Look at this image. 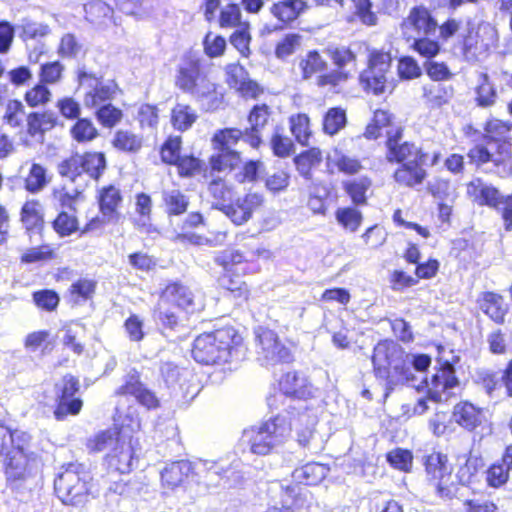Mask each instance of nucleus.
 Instances as JSON below:
<instances>
[{
  "label": "nucleus",
  "mask_w": 512,
  "mask_h": 512,
  "mask_svg": "<svg viewBox=\"0 0 512 512\" xmlns=\"http://www.w3.org/2000/svg\"><path fill=\"white\" fill-rule=\"evenodd\" d=\"M452 417L454 421L468 431H473L482 422V411L470 402L456 404Z\"/></svg>",
  "instance_id": "nucleus-25"
},
{
  "label": "nucleus",
  "mask_w": 512,
  "mask_h": 512,
  "mask_svg": "<svg viewBox=\"0 0 512 512\" xmlns=\"http://www.w3.org/2000/svg\"><path fill=\"white\" fill-rule=\"evenodd\" d=\"M225 472V467L219 462L204 459L195 461V480L197 482L216 483Z\"/></svg>",
  "instance_id": "nucleus-35"
},
{
  "label": "nucleus",
  "mask_w": 512,
  "mask_h": 512,
  "mask_svg": "<svg viewBox=\"0 0 512 512\" xmlns=\"http://www.w3.org/2000/svg\"><path fill=\"white\" fill-rule=\"evenodd\" d=\"M21 222L27 233L39 234L44 226L43 207L38 200H29L21 208Z\"/></svg>",
  "instance_id": "nucleus-23"
},
{
  "label": "nucleus",
  "mask_w": 512,
  "mask_h": 512,
  "mask_svg": "<svg viewBox=\"0 0 512 512\" xmlns=\"http://www.w3.org/2000/svg\"><path fill=\"white\" fill-rule=\"evenodd\" d=\"M267 494L281 507L272 506L267 512H293V508H301L308 500L309 491L299 484H289L275 480L269 483Z\"/></svg>",
  "instance_id": "nucleus-11"
},
{
  "label": "nucleus",
  "mask_w": 512,
  "mask_h": 512,
  "mask_svg": "<svg viewBox=\"0 0 512 512\" xmlns=\"http://www.w3.org/2000/svg\"><path fill=\"white\" fill-rule=\"evenodd\" d=\"M493 152L494 165L500 166L511 157V144L508 139L485 142Z\"/></svg>",
  "instance_id": "nucleus-62"
},
{
  "label": "nucleus",
  "mask_w": 512,
  "mask_h": 512,
  "mask_svg": "<svg viewBox=\"0 0 512 512\" xmlns=\"http://www.w3.org/2000/svg\"><path fill=\"white\" fill-rule=\"evenodd\" d=\"M91 480L83 464L69 463L54 479L56 496L64 505L82 507L89 501Z\"/></svg>",
  "instance_id": "nucleus-4"
},
{
  "label": "nucleus",
  "mask_w": 512,
  "mask_h": 512,
  "mask_svg": "<svg viewBox=\"0 0 512 512\" xmlns=\"http://www.w3.org/2000/svg\"><path fill=\"white\" fill-rule=\"evenodd\" d=\"M242 136L243 131L237 128H226L214 135L213 143L216 153L210 157L212 171H230L240 163V153L233 146Z\"/></svg>",
  "instance_id": "nucleus-6"
},
{
  "label": "nucleus",
  "mask_w": 512,
  "mask_h": 512,
  "mask_svg": "<svg viewBox=\"0 0 512 512\" xmlns=\"http://www.w3.org/2000/svg\"><path fill=\"white\" fill-rule=\"evenodd\" d=\"M71 135L77 142L91 141L97 137L98 131L94 127L91 120L87 118H78L76 123L71 127Z\"/></svg>",
  "instance_id": "nucleus-50"
},
{
  "label": "nucleus",
  "mask_w": 512,
  "mask_h": 512,
  "mask_svg": "<svg viewBox=\"0 0 512 512\" xmlns=\"http://www.w3.org/2000/svg\"><path fill=\"white\" fill-rule=\"evenodd\" d=\"M372 180L367 176L357 177L343 182L345 192L350 196L355 205H365L366 192L371 188Z\"/></svg>",
  "instance_id": "nucleus-37"
},
{
  "label": "nucleus",
  "mask_w": 512,
  "mask_h": 512,
  "mask_svg": "<svg viewBox=\"0 0 512 512\" xmlns=\"http://www.w3.org/2000/svg\"><path fill=\"white\" fill-rule=\"evenodd\" d=\"M250 41L251 36L249 33V24H242L240 28L235 30L233 34L230 36L231 44L244 57H248L250 54Z\"/></svg>",
  "instance_id": "nucleus-58"
},
{
  "label": "nucleus",
  "mask_w": 512,
  "mask_h": 512,
  "mask_svg": "<svg viewBox=\"0 0 512 512\" xmlns=\"http://www.w3.org/2000/svg\"><path fill=\"white\" fill-rule=\"evenodd\" d=\"M159 299L172 307L180 308L188 313H194L202 308L201 303H195L191 290L179 283L167 285Z\"/></svg>",
  "instance_id": "nucleus-18"
},
{
  "label": "nucleus",
  "mask_w": 512,
  "mask_h": 512,
  "mask_svg": "<svg viewBox=\"0 0 512 512\" xmlns=\"http://www.w3.org/2000/svg\"><path fill=\"white\" fill-rule=\"evenodd\" d=\"M390 65L391 57L389 53L372 52L368 68L360 75V81L365 90L371 91L375 95L383 93L387 82L386 74Z\"/></svg>",
  "instance_id": "nucleus-14"
},
{
  "label": "nucleus",
  "mask_w": 512,
  "mask_h": 512,
  "mask_svg": "<svg viewBox=\"0 0 512 512\" xmlns=\"http://www.w3.org/2000/svg\"><path fill=\"white\" fill-rule=\"evenodd\" d=\"M328 67L326 60L316 50L309 51L299 61V68L303 80L311 79L315 74L325 71Z\"/></svg>",
  "instance_id": "nucleus-38"
},
{
  "label": "nucleus",
  "mask_w": 512,
  "mask_h": 512,
  "mask_svg": "<svg viewBox=\"0 0 512 512\" xmlns=\"http://www.w3.org/2000/svg\"><path fill=\"white\" fill-rule=\"evenodd\" d=\"M328 472L329 468L327 466L311 462L296 468L292 473V477L299 484L311 486L319 484L327 476Z\"/></svg>",
  "instance_id": "nucleus-30"
},
{
  "label": "nucleus",
  "mask_w": 512,
  "mask_h": 512,
  "mask_svg": "<svg viewBox=\"0 0 512 512\" xmlns=\"http://www.w3.org/2000/svg\"><path fill=\"white\" fill-rule=\"evenodd\" d=\"M8 453L5 466L7 481L14 484L35 478L40 472L41 463L34 452L28 451L29 445H21Z\"/></svg>",
  "instance_id": "nucleus-7"
},
{
  "label": "nucleus",
  "mask_w": 512,
  "mask_h": 512,
  "mask_svg": "<svg viewBox=\"0 0 512 512\" xmlns=\"http://www.w3.org/2000/svg\"><path fill=\"white\" fill-rule=\"evenodd\" d=\"M480 309L494 322L502 324L508 312V305L502 296L486 292L480 301Z\"/></svg>",
  "instance_id": "nucleus-29"
},
{
  "label": "nucleus",
  "mask_w": 512,
  "mask_h": 512,
  "mask_svg": "<svg viewBox=\"0 0 512 512\" xmlns=\"http://www.w3.org/2000/svg\"><path fill=\"white\" fill-rule=\"evenodd\" d=\"M279 390L294 400L306 399L312 396V385L305 375L296 371L287 372L281 377Z\"/></svg>",
  "instance_id": "nucleus-20"
},
{
  "label": "nucleus",
  "mask_w": 512,
  "mask_h": 512,
  "mask_svg": "<svg viewBox=\"0 0 512 512\" xmlns=\"http://www.w3.org/2000/svg\"><path fill=\"white\" fill-rule=\"evenodd\" d=\"M190 475L195 477V461H174L167 464L161 471V481L167 488L174 489L182 485Z\"/></svg>",
  "instance_id": "nucleus-21"
},
{
  "label": "nucleus",
  "mask_w": 512,
  "mask_h": 512,
  "mask_svg": "<svg viewBox=\"0 0 512 512\" xmlns=\"http://www.w3.org/2000/svg\"><path fill=\"white\" fill-rule=\"evenodd\" d=\"M290 130L296 141L308 146L311 137L310 119L306 114H297L290 117Z\"/></svg>",
  "instance_id": "nucleus-44"
},
{
  "label": "nucleus",
  "mask_w": 512,
  "mask_h": 512,
  "mask_svg": "<svg viewBox=\"0 0 512 512\" xmlns=\"http://www.w3.org/2000/svg\"><path fill=\"white\" fill-rule=\"evenodd\" d=\"M79 87L84 91L83 103L88 108H94L110 101L117 90L113 80H104L102 76L87 72L84 68L78 70Z\"/></svg>",
  "instance_id": "nucleus-10"
},
{
  "label": "nucleus",
  "mask_w": 512,
  "mask_h": 512,
  "mask_svg": "<svg viewBox=\"0 0 512 512\" xmlns=\"http://www.w3.org/2000/svg\"><path fill=\"white\" fill-rule=\"evenodd\" d=\"M227 83L243 95H255L258 84L249 78L248 72L240 64H229L226 67Z\"/></svg>",
  "instance_id": "nucleus-24"
},
{
  "label": "nucleus",
  "mask_w": 512,
  "mask_h": 512,
  "mask_svg": "<svg viewBox=\"0 0 512 512\" xmlns=\"http://www.w3.org/2000/svg\"><path fill=\"white\" fill-rule=\"evenodd\" d=\"M411 47L419 55L430 60L440 51V45L437 41L432 40L429 36L413 37Z\"/></svg>",
  "instance_id": "nucleus-55"
},
{
  "label": "nucleus",
  "mask_w": 512,
  "mask_h": 512,
  "mask_svg": "<svg viewBox=\"0 0 512 512\" xmlns=\"http://www.w3.org/2000/svg\"><path fill=\"white\" fill-rule=\"evenodd\" d=\"M347 123L346 111L341 107L328 109L323 118V131L328 135H335L345 127Z\"/></svg>",
  "instance_id": "nucleus-43"
},
{
  "label": "nucleus",
  "mask_w": 512,
  "mask_h": 512,
  "mask_svg": "<svg viewBox=\"0 0 512 512\" xmlns=\"http://www.w3.org/2000/svg\"><path fill=\"white\" fill-rule=\"evenodd\" d=\"M53 228L60 236H69L78 229L77 218L67 212H61L53 221Z\"/></svg>",
  "instance_id": "nucleus-59"
},
{
  "label": "nucleus",
  "mask_w": 512,
  "mask_h": 512,
  "mask_svg": "<svg viewBox=\"0 0 512 512\" xmlns=\"http://www.w3.org/2000/svg\"><path fill=\"white\" fill-rule=\"evenodd\" d=\"M469 162L475 164L477 167L483 166L489 162L494 164L493 152L488 145L477 144L467 153Z\"/></svg>",
  "instance_id": "nucleus-63"
},
{
  "label": "nucleus",
  "mask_w": 512,
  "mask_h": 512,
  "mask_svg": "<svg viewBox=\"0 0 512 512\" xmlns=\"http://www.w3.org/2000/svg\"><path fill=\"white\" fill-rule=\"evenodd\" d=\"M79 381L72 375H65L62 379L60 394L57 395V405L54 410L56 420L63 421L67 416H75L81 411L83 402L75 394L79 390Z\"/></svg>",
  "instance_id": "nucleus-15"
},
{
  "label": "nucleus",
  "mask_w": 512,
  "mask_h": 512,
  "mask_svg": "<svg viewBox=\"0 0 512 512\" xmlns=\"http://www.w3.org/2000/svg\"><path fill=\"white\" fill-rule=\"evenodd\" d=\"M33 301L37 307L53 311L57 308L60 298L54 290L43 289L33 293Z\"/></svg>",
  "instance_id": "nucleus-60"
},
{
  "label": "nucleus",
  "mask_w": 512,
  "mask_h": 512,
  "mask_svg": "<svg viewBox=\"0 0 512 512\" xmlns=\"http://www.w3.org/2000/svg\"><path fill=\"white\" fill-rule=\"evenodd\" d=\"M31 436L24 431L14 430L0 424V456L7 455L16 447L21 445H29Z\"/></svg>",
  "instance_id": "nucleus-33"
},
{
  "label": "nucleus",
  "mask_w": 512,
  "mask_h": 512,
  "mask_svg": "<svg viewBox=\"0 0 512 512\" xmlns=\"http://www.w3.org/2000/svg\"><path fill=\"white\" fill-rule=\"evenodd\" d=\"M496 41L497 31L491 24L482 22L476 28L468 27L467 33L462 35L463 56L468 62L481 61Z\"/></svg>",
  "instance_id": "nucleus-8"
},
{
  "label": "nucleus",
  "mask_w": 512,
  "mask_h": 512,
  "mask_svg": "<svg viewBox=\"0 0 512 512\" xmlns=\"http://www.w3.org/2000/svg\"><path fill=\"white\" fill-rule=\"evenodd\" d=\"M242 338L233 327H224L197 336L192 356L204 365H222L237 356Z\"/></svg>",
  "instance_id": "nucleus-3"
},
{
  "label": "nucleus",
  "mask_w": 512,
  "mask_h": 512,
  "mask_svg": "<svg viewBox=\"0 0 512 512\" xmlns=\"http://www.w3.org/2000/svg\"><path fill=\"white\" fill-rule=\"evenodd\" d=\"M301 44V36L299 34H287L280 42H278L275 55L279 59H285L291 56Z\"/></svg>",
  "instance_id": "nucleus-61"
},
{
  "label": "nucleus",
  "mask_w": 512,
  "mask_h": 512,
  "mask_svg": "<svg viewBox=\"0 0 512 512\" xmlns=\"http://www.w3.org/2000/svg\"><path fill=\"white\" fill-rule=\"evenodd\" d=\"M453 87L442 83H430L423 87V97L432 108L447 104L453 97Z\"/></svg>",
  "instance_id": "nucleus-32"
},
{
  "label": "nucleus",
  "mask_w": 512,
  "mask_h": 512,
  "mask_svg": "<svg viewBox=\"0 0 512 512\" xmlns=\"http://www.w3.org/2000/svg\"><path fill=\"white\" fill-rule=\"evenodd\" d=\"M448 354L446 356V350L443 347L438 348L437 363L440 368L432 376L431 387L428 390V398L435 402L441 401L440 391H445L458 385L454 365L459 361V357L453 351H449Z\"/></svg>",
  "instance_id": "nucleus-12"
},
{
  "label": "nucleus",
  "mask_w": 512,
  "mask_h": 512,
  "mask_svg": "<svg viewBox=\"0 0 512 512\" xmlns=\"http://www.w3.org/2000/svg\"><path fill=\"white\" fill-rule=\"evenodd\" d=\"M316 418L307 411L299 413L295 423L288 422L281 413L243 431L242 440L249 446L250 452L266 456L276 452L289 439L295 430L297 442L304 448H310L314 436Z\"/></svg>",
  "instance_id": "nucleus-1"
},
{
  "label": "nucleus",
  "mask_w": 512,
  "mask_h": 512,
  "mask_svg": "<svg viewBox=\"0 0 512 512\" xmlns=\"http://www.w3.org/2000/svg\"><path fill=\"white\" fill-rule=\"evenodd\" d=\"M256 353L262 365L289 363L293 360L291 349L279 340L276 332L258 327L255 330Z\"/></svg>",
  "instance_id": "nucleus-9"
},
{
  "label": "nucleus",
  "mask_w": 512,
  "mask_h": 512,
  "mask_svg": "<svg viewBox=\"0 0 512 512\" xmlns=\"http://www.w3.org/2000/svg\"><path fill=\"white\" fill-rule=\"evenodd\" d=\"M166 214L171 216H179L184 214L189 206L188 197L177 188L164 189L161 193Z\"/></svg>",
  "instance_id": "nucleus-31"
},
{
  "label": "nucleus",
  "mask_w": 512,
  "mask_h": 512,
  "mask_svg": "<svg viewBox=\"0 0 512 512\" xmlns=\"http://www.w3.org/2000/svg\"><path fill=\"white\" fill-rule=\"evenodd\" d=\"M403 26L406 29H413L416 36H432L438 28L437 21L432 17L430 11L424 6L413 7L408 17L404 20Z\"/></svg>",
  "instance_id": "nucleus-19"
},
{
  "label": "nucleus",
  "mask_w": 512,
  "mask_h": 512,
  "mask_svg": "<svg viewBox=\"0 0 512 512\" xmlns=\"http://www.w3.org/2000/svg\"><path fill=\"white\" fill-rule=\"evenodd\" d=\"M424 465L429 479L436 481L435 487L438 495L443 498L450 497L451 467L448 464L447 456L442 453H432L426 457Z\"/></svg>",
  "instance_id": "nucleus-16"
},
{
  "label": "nucleus",
  "mask_w": 512,
  "mask_h": 512,
  "mask_svg": "<svg viewBox=\"0 0 512 512\" xmlns=\"http://www.w3.org/2000/svg\"><path fill=\"white\" fill-rule=\"evenodd\" d=\"M307 8L304 0H282L274 3L270 12L279 21L288 24L295 21Z\"/></svg>",
  "instance_id": "nucleus-28"
},
{
  "label": "nucleus",
  "mask_w": 512,
  "mask_h": 512,
  "mask_svg": "<svg viewBox=\"0 0 512 512\" xmlns=\"http://www.w3.org/2000/svg\"><path fill=\"white\" fill-rule=\"evenodd\" d=\"M175 85L198 100L207 98L216 91V84L210 80L202 60L192 53L181 59L176 70Z\"/></svg>",
  "instance_id": "nucleus-5"
},
{
  "label": "nucleus",
  "mask_w": 512,
  "mask_h": 512,
  "mask_svg": "<svg viewBox=\"0 0 512 512\" xmlns=\"http://www.w3.org/2000/svg\"><path fill=\"white\" fill-rule=\"evenodd\" d=\"M27 115L25 107L19 100H9L6 104L3 121L11 128H22Z\"/></svg>",
  "instance_id": "nucleus-46"
},
{
  "label": "nucleus",
  "mask_w": 512,
  "mask_h": 512,
  "mask_svg": "<svg viewBox=\"0 0 512 512\" xmlns=\"http://www.w3.org/2000/svg\"><path fill=\"white\" fill-rule=\"evenodd\" d=\"M402 129L387 132L386 159L390 163L426 162L428 154L416 144L402 141Z\"/></svg>",
  "instance_id": "nucleus-13"
},
{
  "label": "nucleus",
  "mask_w": 512,
  "mask_h": 512,
  "mask_svg": "<svg viewBox=\"0 0 512 512\" xmlns=\"http://www.w3.org/2000/svg\"><path fill=\"white\" fill-rule=\"evenodd\" d=\"M98 201L103 216L112 219L122 203V195L117 187L109 185L100 190Z\"/></svg>",
  "instance_id": "nucleus-34"
},
{
  "label": "nucleus",
  "mask_w": 512,
  "mask_h": 512,
  "mask_svg": "<svg viewBox=\"0 0 512 512\" xmlns=\"http://www.w3.org/2000/svg\"><path fill=\"white\" fill-rule=\"evenodd\" d=\"M46 170L43 166L33 163L25 179V188L30 193L41 191L47 184Z\"/></svg>",
  "instance_id": "nucleus-49"
},
{
  "label": "nucleus",
  "mask_w": 512,
  "mask_h": 512,
  "mask_svg": "<svg viewBox=\"0 0 512 512\" xmlns=\"http://www.w3.org/2000/svg\"><path fill=\"white\" fill-rule=\"evenodd\" d=\"M336 219L345 229L355 232L362 222V214L354 207H344L337 209Z\"/></svg>",
  "instance_id": "nucleus-51"
},
{
  "label": "nucleus",
  "mask_w": 512,
  "mask_h": 512,
  "mask_svg": "<svg viewBox=\"0 0 512 512\" xmlns=\"http://www.w3.org/2000/svg\"><path fill=\"white\" fill-rule=\"evenodd\" d=\"M116 393L118 395H131L136 401L147 409H156L160 405V401L155 393L147 388L141 381L137 372L129 373L125 382L120 386Z\"/></svg>",
  "instance_id": "nucleus-17"
},
{
  "label": "nucleus",
  "mask_w": 512,
  "mask_h": 512,
  "mask_svg": "<svg viewBox=\"0 0 512 512\" xmlns=\"http://www.w3.org/2000/svg\"><path fill=\"white\" fill-rule=\"evenodd\" d=\"M325 53L337 67V70L349 68L348 71L350 72V68L355 67L356 55L349 47L331 44L325 48Z\"/></svg>",
  "instance_id": "nucleus-36"
},
{
  "label": "nucleus",
  "mask_w": 512,
  "mask_h": 512,
  "mask_svg": "<svg viewBox=\"0 0 512 512\" xmlns=\"http://www.w3.org/2000/svg\"><path fill=\"white\" fill-rule=\"evenodd\" d=\"M426 162H408L402 164L394 172V180L405 187H415L422 184L427 176L423 165Z\"/></svg>",
  "instance_id": "nucleus-26"
},
{
  "label": "nucleus",
  "mask_w": 512,
  "mask_h": 512,
  "mask_svg": "<svg viewBox=\"0 0 512 512\" xmlns=\"http://www.w3.org/2000/svg\"><path fill=\"white\" fill-rule=\"evenodd\" d=\"M269 115V107L265 104L256 105L251 110L248 116L250 128H247L242 136L251 147L257 148L261 144L260 130L267 124Z\"/></svg>",
  "instance_id": "nucleus-22"
},
{
  "label": "nucleus",
  "mask_w": 512,
  "mask_h": 512,
  "mask_svg": "<svg viewBox=\"0 0 512 512\" xmlns=\"http://www.w3.org/2000/svg\"><path fill=\"white\" fill-rule=\"evenodd\" d=\"M81 168L90 178L98 179L106 168L105 155L100 152H89L80 155Z\"/></svg>",
  "instance_id": "nucleus-41"
},
{
  "label": "nucleus",
  "mask_w": 512,
  "mask_h": 512,
  "mask_svg": "<svg viewBox=\"0 0 512 512\" xmlns=\"http://www.w3.org/2000/svg\"><path fill=\"white\" fill-rule=\"evenodd\" d=\"M332 161L339 172L344 174L354 175L362 169L361 162L357 158L350 157L337 150L334 152Z\"/></svg>",
  "instance_id": "nucleus-56"
},
{
  "label": "nucleus",
  "mask_w": 512,
  "mask_h": 512,
  "mask_svg": "<svg viewBox=\"0 0 512 512\" xmlns=\"http://www.w3.org/2000/svg\"><path fill=\"white\" fill-rule=\"evenodd\" d=\"M403 348L393 340H382L374 347L372 363L375 376L385 380V396L400 384L409 383L411 369Z\"/></svg>",
  "instance_id": "nucleus-2"
},
{
  "label": "nucleus",
  "mask_w": 512,
  "mask_h": 512,
  "mask_svg": "<svg viewBox=\"0 0 512 512\" xmlns=\"http://www.w3.org/2000/svg\"><path fill=\"white\" fill-rule=\"evenodd\" d=\"M195 111L185 104H177L171 112V123L176 130L186 131L196 121Z\"/></svg>",
  "instance_id": "nucleus-42"
},
{
  "label": "nucleus",
  "mask_w": 512,
  "mask_h": 512,
  "mask_svg": "<svg viewBox=\"0 0 512 512\" xmlns=\"http://www.w3.org/2000/svg\"><path fill=\"white\" fill-rule=\"evenodd\" d=\"M97 119L105 127H113L122 118V111L111 104L102 105L96 112Z\"/></svg>",
  "instance_id": "nucleus-64"
},
{
  "label": "nucleus",
  "mask_w": 512,
  "mask_h": 512,
  "mask_svg": "<svg viewBox=\"0 0 512 512\" xmlns=\"http://www.w3.org/2000/svg\"><path fill=\"white\" fill-rule=\"evenodd\" d=\"M241 16L242 13L238 4H228L220 12L219 24L222 28H240L242 24H249L241 21Z\"/></svg>",
  "instance_id": "nucleus-54"
},
{
  "label": "nucleus",
  "mask_w": 512,
  "mask_h": 512,
  "mask_svg": "<svg viewBox=\"0 0 512 512\" xmlns=\"http://www.w3.org/2000/svg\"><path fill=\"white\" fill-rule=\"evenodd\" d=\"M322 160V153L318 148H311L294 158V163L299 174L305 179L309 180L312 177L311 168L320 163Z\"/></svg>",
  "instance_id": "nucleus-40"
},
{
  "label": "nucleus",
  "mask_w": 512,
  "mask_h": 512,
  "mask_svg": "<svg viewBox=\"0 0 512 512\" xmlns=\"http://www.w3.org/2000/svg\"><path fill=\"white\" fill-rule=\"evenodd\" d=\"M108 467L120 474L129 473L133 464V449L129 443L119 442L106 456Z\"/></svg>",
  "instance_id": "nucleus-27"
},
{
  "label": "nucleus",
  "mask_w": 512,
  "mask_h": 512,
  "mask_svg": "<svg viewBox=\"0 0 512 512\" xmlns=\"http://www.w3.org/2000/svg\"><path fill=\"white\" fill-rule=\"evenodd\" d=\"M475 94V101L479 107L487 108L493 106L496 103V88L494 84L490 82L488 74H480L479 83L475 88Z\"/></svg>",
  "instance_id": "nucleus-39"
},
{
  "label": "nucleus",
  "mask_w": 512,
  "mask_h": 512,
  "mask_svg": "<svg viewBox=\"0 0 512 512\" xmlns=\"http://www.w3.org/2000/svg\"><path fill=\"white\" fill-rule=\"evenodd\" d=\"M119 440L117 433L112 430L101 431L87 441V448L90 452H103L114 448Z\"/></svg>",
  "instance_id": "nucleus-47"
},
{
  "label": "nucleus",
  "mask_w": 512,
  "mask_h": 512,
  "mask_svg": "<svg viewBox=\"0 0 512 512\" xmlns=\"http://www.w3.org/2000/svg\"><path fill=\"white\" fill-rule=\"evenodd\" d=\"M512 124L503 122L498 119L488 121L485 126V134L483 139L485 142L509 139Z\"/></svg>",
  "instance_id": "nucleus-53"
},
{
  "label": "nucleus",
  "mask_w": 512,
  "mask_h": 512,
  "mask_svg": "<svg viewBox=\"0 0 512 512\" xmlns=\"http://www.w3.org/2000/svg\"><path fill=\"white\" fill-rule=\"evenodd\" d=\"M81 164L80 155L75 154L70 158L63 160L58 165V172L62 177H66L70 181L75 182L77 178L81 177L83 174Z\"/></svg>",
  "instance_id": "nucleus-57"
},
{
  "label": "nucleus",
  "mask_w": 512,
  "mask_h": 512,
  "mask_svg": "<svg viewBox=\"0 0 512 512\" xmlns=\"http://www.w3.org/2000/svg\"><path fill=\"white\" fill-rule=\"evenodd\" d=\"M154 317L157 323L161 325L163 329L173 331L179 324V319L175 312V307H172L160 299L155 309Z\"/></svg>",
  "instance_id": "nucleus-45"
},
{
  "label": "nucleus",
  "mask_w": 512,
  "mask_h": 512,
  "mask_svg": "<svg viewBox=\"0 0 512 512\" xmlns=\"http://www.w3.org/2000/svg\"><path fill=\"white\" fill-rule=\"evenodd\" d=\"M113 145L125 152H137L142 146V139L129 131L119 130L115 133Z\"/></svg>",
  "instance_id": "nucleus-48"
},
{
  "label": "nucleus",
  "mask_w": 512,
  "mask_h": 512,
  "mask_svg": "<svg viewBox=\"0 0 512 512\" xmlns=\"http://www.w3.org/2000/svg\"><path fill=\"white\" fill-rule=\"evenodd\" d=\"M387 462L395 469L409 472L412 468L413 455L411 451L402 448L391 450L386 455Z\"/></svg>",
  "instance_id": "nucleus-52"
}]
</instances>
